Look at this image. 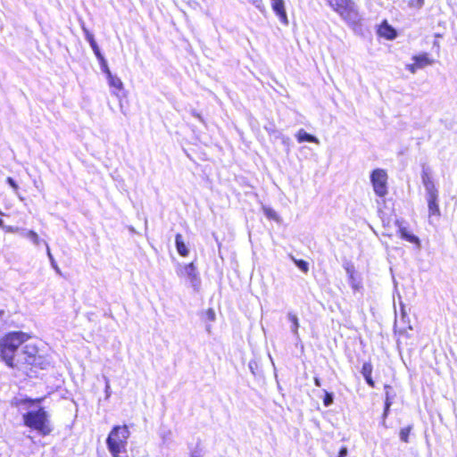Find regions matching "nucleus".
Returning a JSON list of instances; mask_svg holds the SVG:
<instances>
[{
	"label": "nucleus",
	"mask_w": 457,
	"mask_h": 457,
	"mask_svg": "<svg viewBox=\"0 0 457 457\" xmlns=\"http://www.w3.org/2000/svg\"><path fill=\"white\" fill-rule=\"evenodd\" d=\"M31 338V334L21 330L9 331L0 337V360L28 378L37 377L39 370L50 366L36 345L26 344Z\"/></svg>",
	"instance_id": "nucleus-1"
},
{
	"label": "nucleus",
	"mask_w": 457,
	"mask_h": 457,
	"mask_svg": "<svg viewBox=\"0 0 457 457\" xmlns=\"http://www.w3.org/2000/svg\"><path fill=\"white\" fill-rule=\"evenodd\" d=\"M45 398L46 396L13 398L11 401V405L16 408L21 406L27 408L37 406V409L28 411L23 414V424L29 428H47L50 422V415L45 407L39 406Z\"/></svg>",
	"instance_id": "nucleus-2"
},
{
	"label": "nucleus",
	"mask_w": 457,
	"mask_h": 457,
	"mask_svg": "<svg viewBox=\"0 0 457 457\" xmlns=\"http://www.w3.org/2000/svg\"><path fill=\"white\" fill-rule=\"evenodd\" d=\"M422 183L427 191V202L429 217H439L441 215L438 204V191L434 185L428 172L423 171L421 174Z\"/></svg>",
	"instance_id": "nucleus-3"
},
{
	"label": "nucleus",
	"mask_w": 457,
	"mask_h": 457,
	"mask_svg": "<svg viewBox=\"0 0 457 457\" xmlns=\"http://www.w3.org/2000/svg\"><path fill=\"white\" fill-rule=\"evenodd\" d=\"M129 432V430H111L107 445L114 457H129L126 451Z\"/></svg>",
	"instance_id": "nucleus-4"
},
{
	"label": "nucleus",
	"mask_w": 457,
	"mask_h": 457,
	"mask_svg": "<svg viewBox=\"0 0 457 457\" xmlns=\"http://www.w3.org/2000/svg\"><path fill=\"white\" fill-rule=\"evenodd\" d=\"M329 4L346 21H355L357 11L352 0H329Z\"/></svg>",
	"instance_id": "nucleus-5"
},
{
	"label": "nucleus",
	"mask_w": 457,
	"mask_h": 457,
	"mask_svg": "<svg viewBox=\"0 0 457 457\" xmlns=\"http://www.w3.org/2000/svg\"><path fill=\"white\" fill-rule=\"evenodd\" d=\"M370 180L375 194L384 197L387 194V174L382 169H376L370 174Z\"/></svg>",
	"instance_id": "nucleus-6"
},
{
	"label": "nucleus",
	"mask_w": 457,
	"mask_h": 457,
	"mask_svg": "<svg viewBox=\"0 0 457 457\" xmlns=\"http://www.w3.org/2000/svg\"><path fill=\"white\" fill-rule=\"evenodd\" d=\"M412 61V63L406 65V69L411 73H415L418 70L423 69L434 63V60L430 58L428 53H421L413 55Z\"/></svg>",
	"instance_id": "nucleus-7"
},
{
	"label": "nucleus",
	"mask_w": 457,
	"mask_h": 457,
	"mask_svg": "<svg viewBox=\"0 0 457 457\" xmlns=\"http://www.w3.org/2000/svg\"><path fill=\"white\" fill-rule=\"evenodd\" d=\"M270 7L276 16L278 18L279 21L284 24H288V18L286 10V4L284 0H270Z\"/></svg>",
	"instance_id": "nucleus-8"
},
{
	"label": "nucleus",
	"mask_w": 457,
	"mask_h": 457,
	"mask_svg": "<svg viewBox=\"0 0 457 457\" xmlns=\"http://www.w3.org/2000/svg\"><path fill=\"white\" fill-rule=\"evenodd\" d=\"M377 34L378 37L386 40H393L397 37L396 30L388 23L386 20H384L378 26Z\"/></svg>",
	"instance_id": "nucleus-9"
},
{
	"label": "nucleus",
	"mask_w": 457,
	"mask_h": 457,
	"mask_svg": "<svg viewBox=\"0 0 457 457\" xmlns=\"http://www.w3.org/2000/svg\"><path fill=\"white\" fill-rule=\"evenodd\" d=\"M180 276L190 280L191 282H198L199 280V276L194 262L186 264L183 267V270L181 271Z\"/></svg>",
	"instance_id": "nucleus-10"
},
{
	"label": "nucleus",
	"mask_w": 457,
	"mask_h": 457,
	"mask_svg": "<svg viewBox=\"0 0 457 457\" xmlns=\"http://www.w3.org/2000/svg\"><path fill=\"white\" fill-rule=\"evenodd\" d=\"M373 366L371 362H364L361 367V374L365 378L366 383L370 386H375V382L372 378Z\"/></svg>",
	"instance_id": "nucleus-11"
},
{
	"label": "nucleus",
	"mask_w": 457,
	"mask_h": 457,
	"mask_svg": "<svg viewBox=\"0 0 457 457\" xmlns=\"http://www.w3.org/2000/svg\"><path fill=\"white\" fill-rule=\"evenodd\" d=\"M398 235L402 239H403L409 243L418 245H420L419 237L412 235L411 233H410L405 227L399 226Z\"/></svg>",
	"instance_id": "nucleus-12"
},
{
	"label": "nucleus",
	"mask_w": 457,
	"mask_h": 457,
	"mask_svg": "<svg viewBox=\"0 0 457 457\" xmlns=\"http://www.w3.org/2000/svg\"><path fill=\"white\" fill-rule=\"evenodd\" d=\"M175 245L178 251V253L182 257H187L189 253V251L183 240V237L180 233L176 234L175 236Z\"/></svg>",
	"instance_id": "nucleus-13"
},
{
	"label": "nucleus",
	"mask_w": 457,
	"mask_h": 457,
	"mask_svg": "<svg viewBox=\"0 0 457 457\" xmlns=\"http://www.w3.org/2000/svg\"><path fill=\"white\" fill-rule=\"evenodd\" d=\"M107 79L109 86L113 89V93L115 95H118L120 91L123 90V83L119 77L112 74L107 77Z\"/></svg>",
	"instance_id": "nucleus-14"
},
{
	"label": "nucleus",
	"mask_w": 457,
	"mask_h": 457,
	"mask_svg": "<svg viewBox=\"0 0 457 457\" xmlns=\"http://www.w3.org/2000/svg\"><path fill=\"white\" fill-rule=\"evenodd\" d=\"M296 140L298 143L310 142V143H318V139L307 133L304 129H299L295 135Z\"/></svg>",
	"instance_id": "nucleus-15"
},
{
	"label": "nucleus",
	"mask_w": 457,
	"mask_h": 457,
	"mask_svg": "<svg viewBox=\"0 0 457 457\" xmlns=\"http://www.w3.org/2000/svg\"><path fill=\"white\" fill-rule=\"evenodd\" d=\"M386 390V399H385V413H386L393 403V399L395 396V393H391L392 386L389 385H385L384 386Z\"/></svg>",
	"instance_id": "nucleus-16"
},
{
	"label": "nucleus",
	"mask_w": 457,
	"mask_h": 457,
	"mask_svg": "<svg viewBox=\"0 0 457 457\" xmlns=\"http://www.w3.org/2000/svg\"><path fill=\"white\" fill-rule=\"evenodd\" d=\"M96 56L97 58V60L99 61L101 70L105 74L106 78L109 77L110 75H112V72L108 67L107 62L104 59V57L103 56V54L101 53H99V54H96Z\"/></svg>",
	"instance_id": "nucleus-17"
},
{
	"label": "nucleus",
	"mask_w": 457,
	"mask_h": 457,
	"mask_svg": "<svg viewBox=\"0 0 457 457\" xmlns=\"http://www.w3.org/2000/svg\"><path fill=\"white\" fill-rule=\"evenodd\" d=\"M262 209H263V212L265 213L266 217L269 220H275V221H278V222L280 220L279 216L278 215V213L273 209H271L270 207L264 206Z\"/></svg>",
	"instance_id": "nucleus-18"
},
{
	"label": "nucleus",
	"mask_w": 457,
	"mask_h": 457,
	"mask_svg": "<svg viewBox=\"0 0 457 457\" xmlns=\"http://www.w3.org/2000/svg\"><path fill=\"white\" fill-rule=\"evenodd\" d=\"M86 38L88 41L90 46L92 47L95 54H97L101 53L100 49H99V47H98V46H97V44H96V40L94 38V36L92 34L87 33Z\"/></svg>",
	"instance_id": "nucleus-19"
},
{
	"label": "nucleus",
	"mask_w": 457,
	"mask_h": 457,
	"mask_svg": "<svg viewBox=\"0 0 457 457\" xmlns=\"http://www.w3.org/2000/svg\"><path fill=\"white\" fill-rule=\"evenodd\" d=\"M295 264L304 273L309 271L308 262L302 259H293Z\"/></svg>",
	"instance_id": "nucleus-20"
},
{
	"label": "nucleus",
	"mask_w": 457,
	"mask_h": 457,
	"mask_svg": "<svg viewBox=\"0 0 457 457\" xmlns=\"http://www.w3.org/2000/svg\"><path fill=\"white\" fill-rule=\"evenodd\" d=\"M288 320L292 323V331L294 333H297L298 328H299V321H298L297 316L295 314L290 313L288 315Z\"/></svg>",
	"instance_id": "nucleus-21"
},
{
	"label": "nucleus",
	"mask_w": 457,
	"mask_h": 457,
	"mask_svg": "<svg viewBox=\"0 0 457 457\" xmlns=\"http://www.w3.org/2000/svg\"><path fill=\"white\" fill-rule=\"evenodd\" d=\"M423 4L424 0H410L408 2V6L412 9H420L423 6Z\"/></svg>",
	"instance_id": "nucleus-22"
},
{
	"label": "nucleus",
	"mask_w": 457,
	"mask_h": 457,
	"mask_svg": "<svg viewBox=\"0 0 457 457\" xmlns=\"http://www.w3.org/2000/svg\"><path fill=\"white\" fill-rule=\"evenodd\" d=\"M333 403V395L325 391L323 396V404L328 407Z\"/></svg>",
	"instance_id": "nucleus-23"
},
{
	"label": "nucleus",
	"mask_w": 457,
	"mask_h": 457,
	"mask_svg": "<svg viewBox=\"0 0 457 457\" xmlns=\"http://www.w3.org/2000/svg\"><path fill=\"white\" fill-rule=\"evenodd\" d=\"M205 315L208 320L213 321L215 320V312L212 308H209L205 312Z\"/></svg>",
	"instance_id": "nucleus-24"
},
{
	"label": "nucleus",
	"mask_w": 457,
	"mask_h": 457,
	"mask_svg": "<svg viewBox=\"0 0 457 457\" xmlns=\"http://www.w3.org/2000/svg\"><path fill=\"white\" fill-rule=\"evenodd\" d=\"M410 430H401L400 437L403 442H408V436Z\"/></svg>",
	"instance_id": "nucleus-25"
},
{
	"label": "nucleus",
	"mask_w": 457,
	"mask_h": 457,
	"mask_svg": "<svg viewBox=\"0 0 457 457\" xmlns=\"http://www.w3.org/2000/svg\"><path fill=\"white\" fill-rule=\"evenodd\" d=\"M6 181L13 189H15V190L18 189V185H17V183L14 181V179L12 178L8 177L6 179Z\"/></svg>",
	"instance_id": "nucleus-26"
},
{
	"label": "nucleus",
	"mask_w": 457,
	"mask_h": 457,
	"mask_svg": "<svg viewBox=\"0 0 457 457\" xmlns=\"http://www.w3.org/2000/svg\"><path fill=\"white\" fill-rule=\"evenodd\" d=\"M347 454V448L345 446L341 447L337 457H345Z\"/></svg>",
	"instance_id": "nucleus-27"
},
{
	"label": "nucleus",
	"mask_w": 457,
	"mask_h": 457,
	"mask_svg": "<svg viewBox=\"0 0 457 457\" xmlns=\"http://www.w3.org/2000/svg\"><path fill=\"white\" fill-rule=\"evenodd\" d=\"M314 384L317 386H320L321 385L320 378H314Z\"/></svg>",
	"instance_id": "nucleus-28"
},
{
	"label": "nucleus",
	"mask_w": 457,
	"mask_h": 457,
	"mask_svg": "<svg viewBox=\"0 0 457 457\" xmlns=\"http://www.w3.org/2000/svg\"><path fill=\"white\" fill-rule=\"evenodd\" d=\"M40 432H41L42 436H46L48 434L49 430L42 429V430H40Z\"/></svg>",
	"instance_id": "nucleus-29"
},
{
	"label": "nucleus",
	"mask_w": 457,
	"mask_h": 457,
	"mask_svg": "<svg viewBox=\"0 0 457 457\" xmlns=\"http://www.w3.org/2000/svg\"><path fill=\"white\" fill-rule=\"evenodd\" d=\"M4 315V311L0 309V320L3 319Z\"/></svg>",
	"instance_id": "nucleus-30"
},
{
	"label": "nucleus",
	"mask_w": 457,
	"mask_h": 457,
	"mask_svg": "<svg viewBox=\"0 0 457 457\" xmlns=\"http://www.w3.org/2000/svg\"><path fill=\"white\" fill-rule=\"evenodd\" d=\"M112 428H115V429H118V428H127V426L126 425H124L123 427L115 426Z\"/></svg>",
	"instance_id": "nucleus-31"
},
{
	"label": "nucleus",
	"mask_w": 457,
	"mask_h": 457,
	"mask_svg": "<svg viewBox=\"0 0 457 457\" xmlns=\"http://www.w3.org/2000/svg\"><path fill=\"white\" fill-rule=\"evenodd\" d=\"M29 234L31 235V237H37V234L33 231H29Z\"/></svg>",
	"instance_id": "nucleus-32"
},
{
	"label": "nucleus",
	"mask_w": 457,
	"mask_h": 457,
	"mask_svg": "<svg viewBox=\"0 0 457 457\" xmlns=\"http://www.w3.org/2000/svg\"><path fill=\"white\" fill-rule=\"evenodd\" d=\"M4 226V220L2 219H0V228H2Z\"/></svg>",
	"instance_id": "nucleus-33"
},
{
	"label": "nucleus",
	"mask_w": 457,
	"mask_h": 457,
	"mask_svg": "<svg viewBox=\"0 0 457 457\" xmlns=\"http://www.w3.org/2000/svg\"><path fill=\"white\" fill-rule=\"evenodd\" d=\"M3 214H4L3 212L0 210V215H3Z\"/></svg>",
	"instance_id": "nucleus-34"
}]
</instances>
